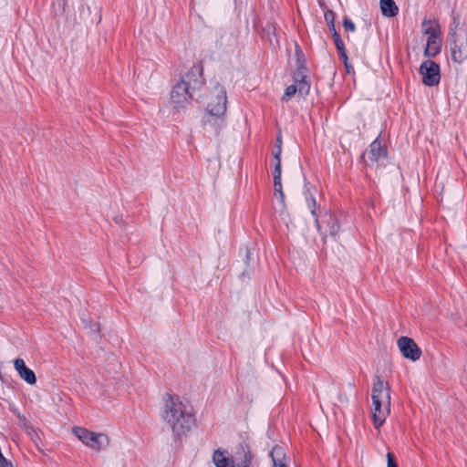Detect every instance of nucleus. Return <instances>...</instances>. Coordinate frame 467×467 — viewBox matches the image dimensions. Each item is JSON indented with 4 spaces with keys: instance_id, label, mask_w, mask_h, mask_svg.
I'll list each match as a JSON object with an SVG mask.
<instances>
[{
    "instance_id": "19",
    "label": "nucleus",
    "mask_w": 467,
    "mask_h": 467,
    "mask_svg": "<svg viewBox=\"0 0 467 467\" xmlns=\"http://www.w3.org/2000/svg\"><path fill=\"white\" fill-rule=\"evenodd\" d=\"M274 159L275 163L273 171V177L274 181H278L281 180V159H278V152H274Z\"/></svg>"
},
{
    "instance_id": "29",
    "label": "nucleus",
    "mask_w": 467,
    "mask_h": 467,
    "mask_svg": "<svg viewBox=\"0 0 467 467\" xmlns=\"http://www.w3.org/2000/svg\"><path fill=\"white\" fill-rule=\"evenodd\" d=\"M44 441L45 440L39 439L37 441H34L35 446L37 448L38 451L41 452H44L43 447H44Z\"/></svg>"
},
{
    "instance_id": "3",
    "label": "nucleus",
    "mask_w": 467,
    "mask_h": 467,
    "mask_svg": "<svg viewBox=\"0 0 467 467\" xmlns=\"http://www.w3.org/2000/svg\"><path fill=\"white\" fill-rule=\"evenodd\" d=\"M372 417L376 428L386 420L390 412V387L379 376L373 379L371 389Z\"/></svg>"
},
{
    "instance_id": "6",
    "label": "nucleus",
    "mask_w": 467,
    "mask_h": 467,
    "mask_svg": "<svg viewBox=\"0 0 467 467\" xmlns=\"http://www.w3.org/2000/svg\"><path fill=\"white\" fill-rule=\"evenodd\" d=\"M420 73L422 76L424 85L432 87L440 83V67L434 61L428 59L422 62L420 67Z\"/></svg>"
},
{
    "instance_id": "13",
    "label": "nucleus",
    "mask_w": 467,
    "mask_h": 467,
    "mask_svg": "<svg viewBox=\"0 0 467 467\" xmlns=\"http://www.w3.org/2000/svg\"><path fill=\"white\" fill-rule=\"evenodd\" d=\"M379 5L381 13L386 17H393L399 12V8L393 0H380Z\"/></svg>"
},
{
    "instance_id": "30",
    "label": "nucleus",
    "mask_w": 467,
    "mask_h": 467,
    "mask_svg": "<svg viewBox=\"0 0 467 467\" xmlns=\"http://www.w3.org/2000/svg\"><path fill=\"white\" fill-rule=\"evenodd\" d=\"M0 467H14L13 464L6 459L0 461Z\"/></svg>"
},
{
    "instance_id": "4",
    "label": "nucleus",
    "mask_w": 467,
    "mask_h": 467,
    "mask_svg": "<svg viewBox=\"0 0 467 467\" xmlns=\"http://www.w3.org/2000/svg\"><path fill=\"white\" fill-rule=\"evenodd\" d=\"M451 42L450 44L451 56L455 63H462L467 59V29L463 26H455L451 29Z\"/></svg>"
},
{
    "instance_id": "31",
    "label": "nucleus",
    "mask_w": 467,
    "mask_h": 467,
    "mask_svg": "<svg viewBox=\"0 0 467 467\" xmlns=\"http://www.w3.org/2000/svg\"><path fill=\"white\" fill-rule=\"evenodd\" d=\"M328 27H329V30L332 32V35L335 34V32H337L336 27H335V24L334 25H329Z\"/></svg>"
},
{
    "instance_id": "21",
    "label": "nucleus",
    "mask_w": 467,
    "mask_h": 467,
    "mask_svg": "<svg viewBox=\"0 0 467 467\" xmlns=\"http://www.w3.org/2000/svg\"><path fill=\"white\" fill-rule=\"evenodd\" d=\"M297 92V88L295 85H290L285 88V94L283 96V100H287L289 98L294 96Z\"/></svg>"
},
{
    "instance_id": "17",
    "label": "nucleus",
    "mask_w": 467,
    "mask_h": 467,
    "mask_svg": "<svg viewBox=\"0 0 467 467\" xmlns=\"http://www.w3.org/2000/svg\"><path fill=\"white\" fill-rule=\"evenodd\" d=\"M85 445L95 451H99L101 448L109 445V440H105V443L99 441V440H82Z\"/></svg>"
},
{
    "instance_id": "22",
    "label": "nucleus",
    "mask_w": 467,
    "mask_h": 467,
    "mask_svg": "<svg viewBox=\"0 0 467 467\" xmlns=\"http://www.w3.org/2000/svg\"><path fill=\"white\" fill-rule=\"evenodd\" d=\"M333 40L337 50H343V48H345L344 42L337 32H335V34H333Z\"/></svg>"
},
{
    "instance_id": "18",
    "label": "nucleus",
    "mask_w": 467,
    "mask_h": 467,
    "mask_svg": "<svg viewBox=\"0 0 467 467\" xmlns=\"http://www.w3.org/2000/svg\"><path fill=\"white\" fill-rule=\"evenodd\" d=\"M327 226H328L329 234L331 236L337 235V234L339 233L340 227H339L337 220L335 217L329 216L328 221H327Z\"/></svg>"
},
{
    "instance_id": "14",
    "label": "nucleus",
    "mask_w": 467,
    "mask_h": 467,
    "mask_svg": "<svg viewBox=\"0 0 467 467\" xmlns=\"http://www.w3.org/2000/svg\"><path fill=\"white\" fill-rule=\"evenodd\" d=\"M421 32L428 36H434L441 34V27L436 20L424 19L421 23Z\"/></svg>"
},
{
    "instance_id": "11",
    "label": "nucleus",
    "mask_w": 467,
    "mask_h": 467,
    "mask_svg": "<svg viewBox=\"0 0 467 467\" xmlns=\"http://www.w3.org/2000/svg\"><path fill=\"white\" fill-rule=\"evenodd\" d=\"M294 79L296 82L295 86L297 88V92L302 96L307 95L310 90V84L306 80V77L304 75L303 69H298L295 73Z\"/></svg>"
},
{
    "instance_id": "15",
    "label": "nucleus",
    "mask_w": 467,
    "mask_h": 467,
    "mask_svg": "<svg viewBox=\"0 0 467 467\" xmlns=\"http://www.w3.org/2000/svg\"><path fill=\"white\" fill-rule=\"evenodd\" d=\"M72 434L76 438H102L104 436H107L106 433H97V432L89 431L81 427H74L72 429Z\"/></svg>"
},
{
    "instance_id": "27",
    "label": "nucleus",
    "mask_w": 467,
    "mask_h": 467,
    "mask_svg": "<svg viewBox=\"0 0 467 467\" xmlns=\"http://www.w3.org/2000/svg\"><path fill=\"white\" fill-rule=\"evenodd\" d=\"M276 150L275 152H278V159H281V152H282V139L280 136L276 138Z\"/></svg>"
},
{
    "instance_id": "23",
    "label": "nucleus",
    "mask_w": 467,
    "mask_h": 467,
    "mask_svg": "<svg viewBox=\"0 0 467 467\" xmlns=\"http://www.w3.org/2000/svg\"><path fill=\"white\" fill-rule=\"evenodd\" d=\"M280 451H281V448H274L273 451H271L274 467H287L285 464L282 463L281 462H277L274 457L275 453L279 454Z\"/></svg>"
},
{
    "instance_id": "10",
    "label": "nucleus",
    "mask_w": 467,
    "mask_h": 467,
    "mask_svg": "<svg viewBox=\"0 0 467 467\" xmlns=\"http://www.w3.org/2000/svg\"><path fill=\"white\" fill-rule=\"evenodd\" d=\"M441 33L428 36L426 47L424 50V55L426 57H433L441 52Z\"/></svg>"
},
{
    "instance_id": "8",
    "label": "nucleus",
    "mask_w": 467,
    "mask_h": 467,
    "mask_svg": "<svg viewBox=\"0 0 467 467\" xmlns=\"http://www.w3.org/2000/svg\"><path fill=\"white\" fill-rule=\"evenodd\" d=\"M14 368L19 377L29 385L36 383V377L35 372L26 366L24 359L16 358L14 361Z\"/></svg>"
},
{
    "instance_id": "7",
    "label": "nucleus",
    "mask_w": 467,
    "mask_h": 467,
    "mask_svg": "<svg viewBox=\"0 0 467 467\" xmlns=\"http://www.w3.org/2000/svg\"><path fill=\"white\" fill-rule=\"evenodd\" d=\"M398 347L406 358H410L413 361L418 360L420 358L421 350L413 341L412 338L408 337H401L398 339Z\"/></svg>"
},
{
    "instance_id": "2",
    "label": "nucleus",
    "mask_w": 467,
    "mask_h": 467,
    "mask_svg": "<svg viewBox=\"0 0 467 467\" xmlns=\"http://www.w3.org/2000/svg\"><path fill=\"white\" fill-rule=\"evenodd\" d=\"M204 83L201 66H192L172 88L171 102L177 109L190 104L193 92L199 90Z\"/></svg>"
},
{
    "instance_id": "28",
    "label": "nucleus",
    "mask_w": 467,
    "mask_h": 467,
    "mask_svg": "<svg viewBox=\"0 0 467 467\" xmlns=\"http://www.w3.org/2000/svg\"><path fill=\"white\" fill-rule=\"evenodd\" d=\"M338 52L340 53V57H342V59L344 60V63H345V66H346V68H347V71L349 73L350 70H349V66L348 65L347 63V60H348V56H347V53H346V49L343 48V50H338Z\"/></svg>"
},
{
    "instance_id": "24",
    "label": "nucleus",
    "mask_w": 467,
    "mask_h": 467,
    "mask_svg": "<svg viewBox=\"0 0 467 467\" xmlns=\"http://www.w3.org/2000/svg\"><path fill=\"white\" fill-rule=\"evenodd\" d=\"M325 20L327 24V26L329 25H334L335 23V14L333 11L331 10H327L326 13H325Z\"/></svg>"
},
{
    "instance_id": "20",
    "label": "nucleus",
    "mask_w": 467,
    "mask_h": 467,
    "mask_svg": "<svg viewBox=\"0 0 467 467\" xmlns=\"http://www.w3.org/2000/svg\"><path fill=\"white\" fill-rule=\"evenodd\" d=\"M275 192L281 203L285 202V194L282 188L281 180L274 181Z\"/></svg>"
},
{
    "instance_id": "26",
    "label": "nucleus",
    "mask_w": 467,
    "mask_h": 467,
    "mask_svg": "<svg viewBox=\"0 0 467 467\" xmlns=\"http://www.w3.org/2000/svg\"><path fill=\"white\" fill-rule=\"evenodd\" d=\"M387 460H388V467H398L392 453L388 452Z\"/></svg>"
},
{
    "instance_id": "1",
    "label": "nucleus",
    "mask_w": 467,
    "mask_h": 467,
    "mask_svg": "<svg viewBox=\"0 0 467 467\" xmlns=\"http://www.w3.org/2000/svg\"><path fill=\"white\" fill-rule=\"evenodd\" d=\"M161 418L177 437L188 435L196 427L193 408L177 396L167 395Z\"/></svg>"
},
{
    "instance_id": "16",
    "label": "nucleus",
    "mask_w": 467,
    "mask_h": 467,
    "mask_svg": "<svg viewBox=\"0 0 467 467\" xmlns=\"http://www.w3.org/2000/svg\"><path fill=\"white\" fill-rule=\"evenodd\" d=\"M213 459L216 467H234L233 462L220 451H214Z\"/></svg>"
},
{
    "instance_id": "12",
    "label": "nucleus",
    "mask_w": 467,
    "mask_h": 467,
    "mask_svg": "<svg viewBox=\"0 0 467 467\" xmlns=\"http://www.w3.org/2000/svg\"><path fill=\"white\" fill-rule=\"evenodd\" d=\"M304 194H305L306 204H307L308 208L310 209L311 214L315 217L317 228L319 231L320 224H319L317 215V211H316V206H317L316 200L311 192V190L308 188L307 184L305 185Z\"/></svg>"
},
{
    "instance_id": "9",
    "label": "nucleus",
    "mask_w": 467,
    "mask_h": 467,
    "mask_svg": "<svg viewBox=\"0 0 467 467\" xmlns=\"http://www.w3.org/2000/svg\"><path fill=\"white\" fill-rule=\"evenodd\" d=\"M368 157L371 162H379L387 158V149L381 144L379 137L370 143Z\"/></svg>"
},
{
    "instance_id": "32",
    "label": "nucleus",
    "mask_w": 467,
    "mask_h": 467,
    "mask_svg": "<svg viewBox=\"0 0 467 467\" xmlns=\"http://www.w3.org/2000/svg\"><path fill=\"white\" fill-rule=\"evenodd\" d=\"M212 120L210 119H205V123L211 122Z\"/></svg>"
},
{
    "instance_id": "25",
    "label": "nucleus",
    "mask_w": 467,
    "mask_h": 467,
    "mask_svg": "<svg viewBox=\"0 0 467 467\" xmlns=\"http://www.w3.org/2000/svg\"><path fill=\"white\" fill-rule=\"evenodd\" d=\"M343 26L345 27V29L347 31H350V32L355 31V24L348 17L344 18Z\"/></svg>"
},
{
    "instance_id": "5",
    "label": "nucleus",
    "mask_w": 467,
    "mask_h": 467,
    "mask_svg": "<svg viewBox=\"0 0 467 467\" xmlns=\"http://www.w3.org/2000/svg\"><path fill=\"white\" fill-rule=\"evenodd\" d=\"M226 91L222 86L217 85L215 95L207 105L208 118H214L216 120L223 122L226 112Z\"/></svg>"
}]
</instances>
